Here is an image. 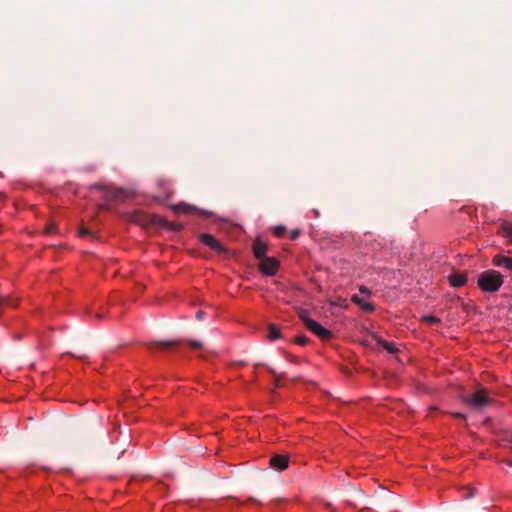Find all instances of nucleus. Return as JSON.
<instances>
[{"label":"nucleus","instance_id":"f257e3e1","mask_svg":"<svg viewBox=\"0 0 512 512\" xmlns=\"http://www.w3.org/2000/svg\"><path fill=\"white\" fill-rule=\"evenodd\" d=\"M477 284L482 291L493 293L502 286L503 277L496 270H487L479 274Z\"/></svg>","mask_w":512,"mask_h":512},{"label":"nucleus","instance_id":"f03ea898","mask_svg":"<svg viewBox=\"0 0 512 512\" xmlns=\"http://www.w3.org/2000/svg\"><path fill=\"white\" fill-rule=\"evenodd\" d=\"M464 402L469 408L480 411L492 402V398L486 388H480L473 394L465 396Z\"/></svg>","mask_w":512,"mask_h":512},{"label":"nucleus","instance_id":"7ed1b4c3","mask_svg":"<svg viewBox=\"0 0 512 512\" xmlns=\"http://www.w3.org/2000/svg\"><path fill=\"white\" fill-rule=\"evenodd\" d=\"M299 318L303 321L305 327L312 333H314L317 337H319L321 340H329L332 337L331 331L324 328L315 320L311 319L308 316L307 311L301 310L299 313Z\"/></svg>","mask_w":512,"mask_h":512},{"label":"nucleus","instance_id":"20e7f679","mask_svg":"<svg viewBox=\"0 0 512 512\" xmlns=\"http://www.w3.org/2000/svg\"><path fill=\"white\" fill-rule=\"evenodd\" d=\"M259 270L268 276H273L276 274L278 269V261L271 257H264L259 260Z\"/></svg>","mask_w":512,"mask_h":512},{"label":"nucleus","instance_id":"39448f33","mask_svg":"<svg viewBox=\"0 0 512 512\" xmlns=\"http://www.w3.org/2000/svg\"><path fill=\"white\" fill-rule=\"evenodd\" d=\"M92 188L101 189L104 192L107 200H120L125 194L122 189L113 186L95 184L92 186Z\"/></svg>","mask_w":512,"mask_h":512},{"label":"nucleus","instance_id":"423d86ee","mask_svg":"<svg viewBox=\"0 0 512 512\" xmlns=\"http://www.w3.org/2000/svg\"><path fill=\"white\" fill-rule=\"evenodd\" d=\"M200 241L211 248L212 250L218 252V253H225L226 249L223 247V245L212 235L210 234H200L199 235Z\"/></svg>","mask_w":512,"mask_h":512},{"label":"nucleus","instance_id":"0eeeda50","mask_svg":"<svg viewBox=\"0 0 512 512\" xmlns=\"http://www.w3.org/2000/svg\"><path fill=\"white\" fill-rule=\"evenodd\" d=\"M182 343V341L174 340V341H156L150 342L147 344V347L150 351H155L158 349H170L173 347H177Z\"/></svg>","mask_w":512,"mask_h":512},{"label":"nucleus","instance_id":"6e6552de","mask_svg":"<svg viewBox=\"0 0 512 512\" xmlns=\"http://www.w3.org/2000/svg\"><path fill=\"white\" fill-rule=\"evenodd\" d=\"M289 459L285 455L276 454L271 457L270 465L278 470H285L288 467Z\"/></svg>","mask_w":512,"mask_h":512},{"label":"nucleus","instance_id":"1a4fd4ad","mask_svg":"<svg viewBox=\"0 0 512 512\" xmlns=\"http://www.w3.org/2000/svg\"><path fill=\"white\" fill-rule=\"evenodd\" d=\"M266 251H267V246L265 243H263L259 239L254 241L253 253H254L255 258L260 260V259L266 257Z\"/></svg>","mask_w":512,"mask_h":512},{"label":"nucleus","instance_id":"9d476101","mask_svg":"<svg viewBox=\"0 0 512 512\" xmlns=\"http://www.w3.org/2000/svg\"><path fill=\"white\" fill-rule=\"evenodd\" d=\"M493 265L498 267L506 268L507 270L512 271V258L496 255L492 260Z\"/></svg>","mask_w":512,"mask_h":512},{"label":"nucleus","instance_id":"9b49d317","mask_svg":"<svg viewBox=\"0 0 512 512\" xmlns=\"http://www.w3.org/2000/svg\"><path fill=\"white\" fill-rule=\"evenodd\" d=\"M175 208L177 211H181L186 214L199 213V214H203V215H209L208 212L200 210L197 207L190 205V204H186V203H180V204L176 205Z\"/></svg>","mask_w":512,"mask_h":512},{"label":"nucleus","instance_id":"f8f14e48","mask_svg":"<svg viewBox=\"0 0 512 512\" xmlns=\"http://www.w3.org/2000/svg\"><path fill=\"white\" fill-rule=\"evenodd\" d=\"M449 283L453 287H462L467 282V276L462 273H452L448 277Z\"/></svg>","mask_w":512,"mask_h":512},{"label":"nucleus","instance_id":"ddd939ff","mask_svg":"<svg viewBox=\"0 0 512 512\" xmlns=\"http://www.w3.org/2000/svg\"><path fill=\"white\" fill-rule=\"evenodd\" d=\"M351 301L358 305L362 310L366 312H372L374 311L375 307L372 303L365 302L363 299H361L358 295H353L351 297Z\"/></svg>","mask_w":512,"mask_h":512},{"label":"nucleus","instance_id":"4468645a","mask_svg":"<svg viewBox=\"0 0 512 512\" xmlns=\"http://www.w3.org/2000/svg\"><path fill=\"white\" fill-rule=\"evenodd\" d=\"M500 233L512 243V223L503 221L500 225Z\"/></svg>","mask_w":512,"mask_h":512},{"label":"nucleus","instance_id":"2eb2a0df","mask_svg":"<svg viewBox=\"0 0 512 512\" xmlns=\"http://www.w3.org/2000/svg\"><path fill=\"white\" fill-rule=\"evenodd\" d=\"M372 337L376 340L378 345L383 347L389 353L394 354V353H396L398 351V349L395 346H393V344L383 340L382 338H380V337H378L376 335H373Z\"/></svg>","mask_w":512,"mask_h":512},{"label":"nucleus","instance_id":"dca6fc26","mask_svg":"<svg viewBox=\"0 0 512 512\" xmlns=\"http://www.w3.org/2000/svg\"><path fill=\"white\" fill-rule=\"evenodd\" d=\"M267 337L271 341L279 339L281 337L280 329L275 324H269Z\"/></svg>","mask_w":512,"mask_h":512},{"label":"nucleus","instance_id":"f3484780","mask_svg":"<svg viewBox=\"0 0 512 512\" xmlns=\"http://www.w3.org/2000/svg\"><path fill=\"white\" fill-rule=\"evenodd\" d=\"M18 300L10 296H0V306L15 307Z\"/></svg>","mask_w":512,"mask_h":512},{"label":"nucleus","instance_id":"a211bd4d","mask_svg":"<svg viewBox=\"0 0 512 512\" xmlns=\"http://www.w3.org/2000/svg\"><path fill=\"white\" fill-rule=\"evenodd\" d=\"M510 453H512V438L507 439L506 443L503 445ZM502 462L506 463L508 466L512 467V458H505Z\"/></svg>","mask_w":512,"mask_h":512},{"label":"nucleus","instance_id":"6ab92c4d","mask_svg":"<svg viewBox=\"0 0 512 512\" xmlns=\"http://www.w3.org/2000/svg\"><path fill=\"white\" fill-rule=\"evenodd\" d=\"M422 320L430 325L438 324L440 322V319L435 316H424Z\"/></svg>","mask_w":512,"mask_h":512},{"label":"nucleus","instance_id":"aec40b11","mask_svg":"<svg viewBox=\"0 0 512 512\" xmlns=\"http://www.w3.org/2000/svg\"><path fill=\"white\" fill-rule=\"evenodd\" d=\"M274 234L277 236V237H284L285 234H286V227L285 226H276L274 229Z\"/></svg>","mask_w":512,"mask_h":512},{"label":"nucleus","instance_id":"412c9836","mask_svg":"<svg viewBox=\"0 0 512 512\" xmlns=\"http://www.w3.org/2000/svg\"><path fill=\"white\" fill-rule=\"evenodd\" d=\"M309 342V339L305 335H299L295 338V343L298 345H306Z\"/></svg>","mask_w":512,"mask_h":512},{"label":"nucleus","instance_id":"4be33fe9","mask_svg":"<svg viewBox=\"0 0 512 512\" xmlns=\"http://www.w3.org/2000/svg\"><path fill=\"white\" fill-rule=\"evenodd\" d=\"M192 349H202L203 344L200 341L193 340V341H187L186 342Z\"/></svg>","mask_w":512,"mask_h":512},{"label":"nucleus","instance_id":"5701e85b","mask_svg":"<svg viewBox=\"0 0 512 512\" xmlns=\"http://www.w3.org/2000/svg\"><path fill=\"white\" fill-rule=\"evenodd\" d=\"M56 225L54 223H48L45 227V233L46 234H54L56 233Z\"/></svg>","mask_w":512,"mask_h":512},{"label":"nucleus","instance_id":"b1692460","mask_svg":"<svg viewBox=\"0 0 512 512\" xmlns=\"http://www.w3.org/2000/svg\"><path fill=\"white\" fill-rule=\"evenodd\" d=\"M475 492L473 489L469 488V489H465V492L463 494V497L465 499H469V498H472L474 496Z\"/></svg>","mask_w":512,"mask_h":512},{"label":"nucleus","instance_id":"393cba45","mask_svg":"<svg viewBox=\"0 0 512 512\" xmlns=\"http://www.w3.org/2000/svg\"><path fill=\"white\" fill-rule=\"evenodd\" d=\"M268 370L275 377V385L279 386L280 376L276 373V371L273 368H268Z\"/></svg>","mask_w":512,"mask_h":512},{"label":"nucleus","instance_id":"a878e982","mask_svg":"<svg viewBox=\"0 0 512 512\" xmlns=\"http://www.w3.org/2000/svg\"><path fill=\"white\" fill-rule=\"evenodd\" d=\"M300 233H301V232H300V230H298V229L293 230V231L291 232V234H290V239H291V240H296V239L299 237Z\"/></svg>","mask_w":512,"mask_h":512},{"label":"nucleus","instance_id":"bb28decb","mask_svg":"<svg viewBox=\"0 0 512 512\" xmlns=\"http://www.w3.org/2000/svg\"><path fill=\"white\" fill-rule=\"evenodd\" d=\"M359 291H360L362 294H365V295H367V296H370V294H371L370 290H369L367 287H365V286H361V287L359 288Z\"/></svg>","mask_w":512,"mask_h":512},{"label":"nucleus","instance_id":"cd10ccee","mask_svg":"<svg viewBox=\"0 0 512 512\" xmlns=\"http://www.w3.org/2000/svg\"><path fill=\"white\" fill-rule=\"evenodd\" d=\"M89 234H90V231H89L87 228L82 227V228L80 229V235H81V236H87V235H89Z\"/></svg>","mask_w":512,"mask_h":512},{"label":"nucleus","instance_id":"c85d7f7f","mask_svg":"<svg viewBox=\"0 0 512 512\" xmlns=\"http://www.w3.org/2000/svg\"><path fill=\"white\" fill-rule=\"evenodd\" d=\"M452 415H453L454 417H456V418H459V419H463V420H465V419H466V415H465V414H462V413H459V412H457V413H453Z\"/></svg>","mask_w":512,"mask_h":512},{"label":"nucleus","instance_id":"c756f323","mask_svg":"<svg viewBox=\"0 0 512 512\" xmlns=\"http://www.w3.org/2000/svg\"><path fill=\"white\" fill-rule=\"evenodd\" d=\"M204 315H205V313H204L202 310H200V311H198V312L196 313V318H197L198 320H203Z\"/></svg>","mask_w":512,"mask_h":512},{"label":"nucleus","instance_id":"7c9ffc66","mask_svg":"<svg viewBox=\"0 0 512 512\" xmlns=\"http://www.w3.org/2000/svg\"><path fill=\"white\" fill-rule=\"evenodd\" d=\"M345 300L343 299H339V301H336L335 303H333V305H341Z\"/></svg>","mask_w":512,"mask_h":512},{"label":"nucleus","instance_id":"2f4dec72","mask_svg":"<svg viewBox=\"0 0 512 512\" xmlns=\"http://www.w3.org/2000/svg\"><path fill=\"white\" fill-rule=\"evenodd\" d=\"M95 317H97V318L101 319V318H103V314H102V313H96V314H95Z\"/></svg>","mask_w":512,"mask_h":512}]
</instances>
